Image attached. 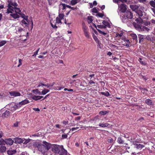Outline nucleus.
Wrapping results in <instances>:
<instances>
[{"instance_id": "nucleus-63", "label": "nucleus", "mask_w": 155, "mask_h": 155, "mask_svg": "<svg viewBox=\"0 0 155 155\" xmlns=\"http://www.w3.org/2000/svg\"><path fill=\"white\" fill-rule=\"evenodd\" d=\"M62 122L63 124L65 125L68 124V121L67 120H63Z\"/></svg>"}, {"instance_id": "nucleus-13", "label": "nucleus", "mask_w": 155, "mask_h": 155, "mask_svg": "<svg viewBox=\"0 0 155 155\" xmlns=\"http://www.w3.org/2000/svg\"><path fill=\"white\" fill-rule=\"evenodd\" d=\"M130 8L133 11H135L138 10L139 7L136 5H130Z\"/></svg>"}, {"instance_id": "nucleus-6", "label": "nucleus", "mask_w": 155, "mask_h": 155, "mask_svg": "<svg viewBox=\"0 0 155 155\" xmlns=\"http://www.w3.org/2000/svg\"><path fill=\"white\" fill-rule=\"evenodd\" d=\"M58 154L59 155H67V152L64 149L63 146H61Z\"/></svg>"}, {"instance_id": "nucleus-47", "label": "nucleus", "mask_w": 155, "mask_h": 155, "mask_svg": "<svg viewBox=\"0 0 155 155\" xmlns=\"http://www.w3.org/2000/svg\"><path fill=\"white\" fill-rule=\"evenodd\" d=\"M6 43V41H0V47L3 46Z\"/></svg>"}, {"instance_id": "nucleus-24", "label": "nucleus", "mask_w": 155, "mask_h": 155, "mask_svg": "<svg viewBox=\"0 0 155 155\" xmlns=\"http://www.w3.org/2000/svg\"><path fill=\"white\" fill-rule=\"evenodd\" d=\"M79 0H72L70 4L71 5H74L79 2Z\"/></svg>"}, {"instance_id": "nucleus-33", "label": "nucleus", "mask_w": 155, "mask_h": 155, "mask_svg": "<svg viewBox=\"0 0 155 155\" xmlns=\"http://www.w3.org/2000/svg\"><path fill=\"white\" fill-rule=\"evenodd\" d=\"M32 92L33 93H34L36 94H38L39 95L41 94V93L40 91H39L38 89H36L35 90H33L32 91Z\"/></svg>"}, {"instance_id": "nucleus-10", "label": "nucleus", "mask_w": 155, "mask_h": 155, "mask_svg": "<svg viewBox=\"0 0 155 155\" xmlns=\"http://www.w3.org/2000/svg\"><path fill=\"white\" fill-rule=\"evenodd\" d=\"M9 94L10 95L12 96L17 97L21 95V94L18 92L16 91H11L9 92Z\"/></svg>"}, {"instance_id": "nucleus-1", "label": "nucleus", "mask_w": 155, "mask_h": 155, "mask_svg": "<svg viewBox=\"0 0 155 155\" xmlns=\"http://www.w3.org/2000/svg\"><path fill=\"white\" fill-rule=\"evenodd\" d=\"M43 144H39L37 147L38 150L43 154L47 155L48 150L51 148V144L46 141H43Z\"/></svg>"}, {"instance_id": "nucleus-34", "label": "nucleus", "mask_w": 155, "mask_h": 155, "mask_svg": "<svg viewBox=\"0 0 155 155\" xmlns=\"http://www.w3.org/2000/svg\"><path fill=\"white\" fill-rule=\"evenodd\" d=\"M141 30V31H148L150 30V29L148 28L147 27L142 25Z\"/></svg>"}, {"instance_id": "nucleus-19", "label": "nucleus", "mask_w": 155, "mask_h": 155, "mask_svg": "<svg viewBox=\"0 0 155 155\" xmlns=\"http://www.w3.org/2000/svg\"><path fill=\"white\" fill-rule=\"evenodd\" d=\"M82 29L84 33L88 31V28L86 26L84 23L82 24Z\"/></svg>"}, {"instance_id": "nucleus-57", "label": "nucleus", "mask_w": 155, "mask_h": 155, "mask_svg": "<svg viewBox=\"0 0 155 155\" xmlns=\"http://www.w3.org/2000/svg\"><path fill=\"white\" fill-rule=\"evenodd\" d=\"M22 60L21 59H19L18 61H19V64L18 65V67H19L22 64Z\"/></svg>"}, {"instance_id": "nucleus-22", "label": "nucleus", "mask_w": 155, "mask_h": 155, "mask_svg": "<svg viewBox=\"0 0 155 155\" xmlns=\"http://www.w3.org/2000/svg\"><path fill=\"white\" fill-rule=\"evenodd\" d=\"M14 105H15L14 103L10 105L9 107V110L11 111H14L16 110L15 107V106H14Z\"/></svg>"}, {"instance_id": "nucleus-62", "label": "nucleus", "mask_w": 155, "mask_h": 155, "mask_svg": "<svg viewBox=\"0 0 155 155\" xmlns=\"http://www.w3.org/2000/svg\"><path fill=\"white\" fill-rule=\"evenodd\" d=\"M46 86V84H43L41 83H40L39 85L37 86V87H38L41 86Z\"/></svg>"}, {"instance_id": "nucleus-23", "label": "nucleus", "mask_w": 155, "mask_h": 155, "mask_svg": "<svg viewBox=\"0 0 155 155\" xmlns=\"http://www.w3.org/2000/svg\"><path fill=\"white\" fill-rule=\"evenodd\" d=\"M6 147L3 145H1L0 146V152L3 153L6 150Z\"/></svg>"}, {"instance_id": "nucleus-36", "label": "nucleus", "mask_w": 155, "mask_h": 155, "mask_svg": "<svg viewBox=\"0 0 155 155\" xmlns=\"http://www.w3.org/2000/svg\"><path fill=\"white\" fill-rule=\"evenodd\" d=\"M25 19L22 20L21 21V23L25 25L26 26H28V24H29V22H28H28L27 21V22H26L25 21Z\"/></svg>"}, {"instance_id": "nucleus-42", "label": "nucleus", "mask_w": 155, "mask_h": 155, "mask_svg": "<svg viewBox=\"0 0 155 155\" xmlns=\"http://www.w3.org/2000/svg\"><path fill=\"white\" fill-rule=\"evenodd\" d=\"M60 6H61V5H62V9L63 10H64L65 9L66 7H67V5L66 4L64 3H61L60 4Z\"/></svg>"}, {"instance_id": "nucleus-46", "label": "nucleus", "mask_w": 155, "mask_h": 155, "mask_svg": "<svg viewBox=\"0 0 155 155\" xmlns=\"http://www.w3.org/2000/svg\"><path fill=\"white\" fill-rule=\"evenodd\" d=\"M61 19L59 18L58 17H57L56 19V22L58 24L61 23Z\"/></svg>"}, {"instance_id": "nucleus-3", "label": "nucleus", "mask_w": 155, "mask_h": 155, "mask_svg": "<svg viewBox=\"0 0 155 155\" xmlns=\"http://www.w3.org/2000/svg\"><path fill=\"white\" fill-rule=\"evenodd\" d=\"M135 21L137 23H133L134 27L138 31H141L142 25H141L143 23V20L141 18H138L136 19Z\"/></svg>"}, {"instance_id": "nucleus-43", "label": "nucleus", "mask_w": 155, "mask_h": 155, "mask_svg": "<svg viewBox=\"0 0 155 155\" xmlns=\"http://www.w3.org/2000/svg\"><path fill=\"white\" fill-rule=\"evenodd\" d=\"M123 34V32H121L120 34L117 33L116 34V37H121Z\"/></svg>"}, {"instance_id": "nucleus-30", "label": "nucleus", "mask_w": 155, "mask_h": 155, "mask_svg": "<svg viewBox=\"0 0 155 155\" xmlns=\"http://www.w3.org/2000/svg\"><path fill=\"white\" fill-rule=\"evenodd\" d=\"M49 91V90L47 89H44L41 92V94L44 95L46 94Z\"/></svg>"}, {"instance_id": "nucleus-26", "label": "nucleus", "mask_w": 155, "mask_h": 155, "mask_svg": "<svg viewBox=\"0 0 155 155\" xmlns=\"http://www.w3.org/2000/svg\"><path fill=\"white\" fill-rule=\"evenodd\" d=\"M29 103V102L28 100L25 99L20 102V104L22 105L27 104Z\"/></svg>"}, {"instance_id": "nucleus-29", "label": "nucleus", "mask_w": 155, "mask_h": 155, "mask_svg": "<svg viewBox=\"0 0 155 155\" xmlns=\"http://www.w3.org/2000/svg\"><path fill=\"white\" fill-rule=\"evenodd\" d=\"M16 153V150H9L7 151V153L8 155H12Z\"/></svg>"}, {"instance_id": "nucleus-14", "label": "nucleus", "mask_w": 155, "mask_h": 155, "mask_svg": "<svg viewBox=\"0 0 155 155\" xmlns=\"http://www.w3.org/2000/svg\"><path fill=\"white\" fill-rule=\"evenodd\" d=\"M145 102L148 105H153V103L152 102V101L149 99H147L145 101Z\"/></svg>"}, {"instance_id": "nucleus-51", "label": "nucleus", "mask_w": 155, "mask_h": 155, "mask_svg": "<svg viewBox=\"0 0 155 155\" xmlns=\"http://www.w3.org/2000/svg\"><path fill=\"white\" fill-rule=\"evenodd\" d=\"M64 17V15L63 14H59L58 15V17L61 20L63 19Z\"/></svg>"}, {"instance_id": "nucleus-18", "label": "nucleus", "mask_w": 155, "mask_h": 155, "mask_svg": "<svg viewBox=\"0 0 155 155\" xmlns=\"http://www.w3.org/2000/svg\"><path fill=\"white\" fill-rule=\"evenodd\" d=\"M110 124L108 123H100L99 124V126L102 127H109Z\"/></svg>"}, {"instance_id": "nucleus-61", "label": "nucleus", "mask_w": 155, "mask_h": 155, "mask_svg": "<svg viewBox=\"0 0 155 155\" xmlns=\"http://www.w3.org/2000/svg\"><path fill=\"white\" fill-rule=\"evenodd\" d=\"M114 140L112 138L109 139L107 140V142L109 143H111L113 142Z\"/></svg>"}, {"instance_id": "nucleus-32", "label": "nucleus", "mask_w": 155, "mask_h": 155, "mask_svg": "<svg viewBox=\"0 0 155 155\" xmlns=\"http://www.w3.org/2000/svg\"><path fill=\"white\" fill-rule=\"evenodd\" d=\"M14 10L15 11V12L16 13H18L19 14H21L20 12H21V11L19 8L17 7H14Z\"/></svg>"}, {"instance_id": "nucleus-4", "label": "nucleus", "mask_w": 155, "mask_h": 155, "mask_svg": "<svg viewBox=\"0 0 155 155\" xmlns=\"http://www.w3.org/2000/svg\"><path fill=\"white\" fill-rule=\"evenodd\" d=\"M61 147V146L51 144V148H52V150L55 153L58 154Z\"/></svg>"}, {"instance_id": "nucleus-37", "label": "nucleus", "mask_w": 155, "mask_h": 155, "mask_svg": "<svg viewBox=\"0 0 155 155\" xmlns=\"http://www.w3.org/2000/svg\"><path fill=\"white\" fill-rule=\"evenodd\" d=\"M14 105H14V106H15V107L16 108V109L19 108L20 107H21L22 106V105H21V104H20V102H19L17 104H15V103H14Z\"/></svg>"}, {"instance_id": "nucleus-21", "label": "nucleus", "mask_w": 155, "mask_h": 155, "mask_svg": "<svg viewBox=\"0 0 155 155\" xmlns=\"http://www.w3.org/2000/svg\"><path fill=\"white\" fill-rule=\"evenodd\" d=\"M145 36L141 35H138V37L139 40V42L140 43L141 42H143V40L144 37Z\"/></svg>"}, {"instance_id": "nucleus-20", "label": "nucleus", "mask_w": 155, "mask_h": 155, "mask_svg": "<svg viewBox=\"0 0 155 155\" xmlns=\"http://www.w3.org/2000/svg\"><path fill=\"white\" fill-rule=\"evenodd\" d=\"M130 42L129 40L128 39H127V40H126L125 41V43L123 44L122 45L127 47H130Z\"/></svg>"}, {"instance_id": "nucleus-9", "label": "nucleus", "mask_w": 155, "mask_h": 155, "mask_svg": "<svg viewBox=\"0 0 155 155\" xmlns=\"http://www.w3.org/2000/svg\"><path fill=\"white\" fill-rule=\"evenodd\" d=\"M133 144L134 145V148H136L138 149L141 150L144 147V145L140 144L135 143H133Z\"/></svg>"}, {"instance_id": "nucleus-60", "label": "nucleus", "mask_w": 155, "mask_h": 155, "mask_svg": "<svg viewBox=\"0 0 155 155\" xmlns=\"http://www.w3.org/2000/svg\"><path fill=\"white\" fill-rule=\"evenodd\" d=\"M40 49V48H38L35 52L33 55V56H36Z\"/></svg>"}, {"instance_id": "nucleus-25", "label": "nucleus", "mask_w": 155, "mask_h": 155, "mask_svg": "<svg viewBox=\"0 0 155 155\" xmlns=\"http://www.w3.org/2000/svg\"><path fill=\"white\" fill-rule=\"evenodd\" d=\"M10 16L12 17L14 19L19 18L20 16L17 13L12 14L10 15Z\"/></svg>"}, {"instance_id": "nucleus-64", "label": "nucleus", "mask_w": 155, "mask_h": 155, "mask_svg": "<svg viewBox=\"0 0 155 155\" xmlns=\"http://www.w3.org/2000/svg\"><path fill=\"white\" fill-rule=\"evenodd\" d=\"M93 79L90 80L89 82V83L90 84H95V82L93 81Z\"/></svg>"}, {"instance_id": "nucleus-12", "label": "nucleus", "mask_w": 155, "mask_h": 155, "mask_svg": "<svg viewBox=\"0 0 155 155\" xmlns=\"http://www.w3.org/2000/svg\"><path fill=\"white\" fill-rule=\"evenodd\" d=\"M13 142H14V139L12 140L11 138H9L6 140L5 142L7 144L10 145H12Z\"/></svg>"}, {"instance_id": "nucleus-31", "label": "nucleus", "mask_w": 155, "mask_h": 155, "mask_svg": "<svg viewBox=\"0 0 155 155\" xmlns=\"http://www.w3.org/2000/svg\"><path fill=\"white\" fill-rule=\"evenodd\" d=\"M20 15H21V17L24 19H23L26 20L28 22V16L25 15L24 13L21 14Z\"/></svg>"}, {"instance_id": "nucleus-27", "label": "nucleus", "mask_w": 155, "mask_h": 155, "mask_svg": "<svg viewBox=\"0 0 155 155\" xmlns=\"http://www.w3.org/2000/svg\"><path fill=\"white\" fill-rule=\"evenodd\" d=\"M130 36L134 40H135V41L136 42L137 41V35L135 34H131L130 35Z\"/></svg>"}, {"instance_id": "nucleus-48", "label": "nucleus", "mask_w": 155, "mask_h": 155, "mask_svg": "<svg viewBox=\"0 0 155 155\" xmlns=\"http://www.w3.org/2000/svg\"><path fill=\"white\" fill-rule=\"evenodd\" d=\"M24 141L23 143L24 144H26L30 141V139H28V140H25V139H24Z\"/></svg>"}, {"instance_id": "nucleus-52", "label": "nucleus", "mask_w": 155, "mask_h": 155, "mask_svg": "<svg viewBox=\"0 0 155 155\" xmlns=\"http://www.w3.org/2000/svg\"><path fill=\"white\" fill-rule=\"evenodd\" d=\"M5 143H6L5 142V141L3 139H0V145L4 144Z\"/></svg>"}, {"instance_id": "nucleus-58", "label": "nucleus", "mask_w": 155, "mask_h": 155, "mask_svg": "<svg viewBox=\"0 0 155 155\" xmlns=\"http://www.w3.org/2000/svg\"><path fill=\"white\" fill-rule=\"evenodd\" d=\"M11 5L15 7H16L18 5V4L16 3H12L11 2Z\"/></svg>"}, {"instance_id": "nucleus-5", "label": "nucleus", "mask_w": 155, "mask_h": 155, "mask_svg": "<svg viewBox=\"0 0 155 155\" xmlns=\"http://www.w3.org/2000/svg\"><path fill=\"white\" fill-rule=\"evenodd\" d=\"M119 8L121 12L123 13L127 11V5L124 4H122L119 6Z\"/></svg>"}, {"instance_id": "nucleus-49", "label": "nucleus", "mask_w": 155, "mask_h": 155, "mask_svg": "<svg viewBox=\"0 0 155 155\" xmlns=\"http://www.w3.org/2000/svg\"><path fill=\"white\" fill-rule=\"evenodd\" d=\"M91 10H92V12L93 13H97L98 12L97 10V9L95 7H94V8H93L91 9Z\"/></svg>"}, {"instance_id": "nucleus-2", "label": "nucleus", "mask_w": 155, "mask_h": 155, "mask_svg": "<svg viewBox=\"0 0 155 155\" xmlns=\"http://www.w3.org/2000/svg\"><path fill=\"white\" fill-rule=\"evenodd\" d=\"M133 13L129 10H127L120 16V19L124 23H127L129 21L130 19L133 18Z\"/></svg>"}, {"instance_id": "nucleus-40", "label": "nucleus", "mask_w": 155, "mask_h": 155, "mask_svg": "<svg viewBox=\"0 0 155 155\" xmlns=\"http://www.w3.org/2000/svg\"><path fill=\"white\" fill-rule=\"evenodd\" d=\"M39 96H33L32 97V99L35 100V101H37L38 100H40V98L39 97Z\"/></svg>"}, {"instance_id": "nucleus-8", "label": "nucleus", "mask_w": 155, "mask_h": 155, "mask_svg": "<svg viewBox=\"0 0 155 155\" xmlns=\"http://www.w3.org/2000/svg\"><path fill=\"white\" fill-rule=\"evenodd\" d=\"M8 13H12V12H14V7H12L11 6V2H8Z\"/></svg>"}, {"instance_id": "nucleus-59", "label": "nucleus", "mask_w": 155, "mask_h": 155, "mask_svg": "<svg viewBox=\"0 0 155 155\" xmlns=\"http://www.w3.org/2000/svg\"><path fill=\"white\" fill-rule=\"evenodd\" d=\"M106 111H101L99 113L101 114L105 115L106 114Z\"/></svg>"}, {"instance_id": "nucleus-41", "label": "nucleus", "mask_w": 155, "mask_h": 155, "mask_svg": "<svg viewBox=\"0 0 155 155\" xmlns=\"http://www.w3.org/2000/svg\"><path fill=\"white\" fill-rule=\"evenodd\" d=\"M130 142L133 143H141V142H140L137 141L136 140H135L133 138H131L130 139Z\"/></svg>"}, {"instance_id": "nucleus-38", "label": "nucleus", "mask_w": 155, "mask_h": 155, "mask_svg": "<svg viewBox=\"0 0 155 155\" xmlns=\"http://www.w3.org/2000/svg\"><path fill=\"white\" fill-rule=\"evenodd\" d=\"M150 5L154 8H155V2L153 0L151 1L150 2Z\"/></svg>"}, {"instance_id": "nucleus-50", "label": "nucleus", "mask_w": 155, "mask_h": 155, "mask_svg": "<svg viewBox=\"0 0 155 155\" xmlns=\"http://www.w3.org/2000/svg\"><path fill=\"white\" fill-rule=\"evenodd\" d=\"M93 16H88L87 17V19L89 21H90L89 23H91L93 21Z\"/></svg>"}, {"instance_id": "nucleus-17", "label": "nucleus", "mask_w": 155, "mask_h": 155, "mask_svg": "<svg viewBox=\"0 0 155 155\" xmlns=\"http://www.w3.org/2000/svg\"><path fill=\"white\" fill-rule=\"evenodd\" d=\"M102 23L106 27V28L107 27H108V28H110V23L107 21L103 20L102 21Z\"/></svg>"}, {"instance_id": "nucleus-35", "label": "nucleus", "mask_w": 155, "mask_h": 155, "mask_svg": "<svg viewBox=\"0 0 155 155\" xmlns=\"http://www.w3.org/2000/svg\"><path fill=\"white\" fill-rule=\"evenodd\" d=\"M101 94L102 95L105 96L106 97H108L110 95L109 92L107 91L106 92H101Z\"/></svg>"}, {"instance_id": "nucleus-53", "label": "nucleus", "mask_w": 155, "mask_h": 155, "mask_svg": "<svg viewBox=\"0 0 155 155\" xmlns=\"http://www.w3.org/2000/svg\"><path fill=\"white\" fill-rule=\"evenodd\" d=\"M67 7L71 9L72 10H74L75 9H77V7L75 8H74L73 7H72L71 6H70L69 5H67Z\"/></svg>"}, {"instance_id": "nucleus-45", "label": "nucleus", "mask_w": 155, "mask_h": 155, "mask_svg": "<svg viewBox=\"0 0 155 155\" xmlns=\"http://www.w3.org/2000/svg\"><path fill=\"white\" fill-rule=\"evenodd\" d=\"M97 27L99 28H101V29H103V28H106V27H105V26L102 25H97Z\"/></svg>"}, {"instance_id": "nucleus-7", "label": "nucleus", "mask_w": 155, "mask_h": 155, "mask_svg": "<svg viewBox=\"0 0 155 155\" xmlns=\"http://www.w3.org/2000/svg\"><path fill=\"white\" fill-rule=\"evenodd\" d=\"M14 141L15 143L21 144L23 143L24 140L20 138L17 137L14 138Z\"/></svg>"}, {"instance_id": "nucleus-11", "label": "nucleus", "mask_w": 155, "mask_h": 155, "mask_svg": "<svg viewBox=\"0 0 155 155\" xmlns=\"http://www.w3.org/2000/svg\"><path fill=\"white\" fill-rule=\"evenodd\" d=\"M135 12L139 16V18H143V12L141 10H137L135 11Z\"/></svg>"}, {"instance_id": "nucleus-28", "label": "nucleus", "mask_w": 155, "mask_h": 155, "mask_svg": "<svg viewBox=\"0 0 155 155\" xmlns=\"http://www.w3.org/2000/svg\"><path fill=\"white\" fill-rule=\"evenodd\" d=\"M124 141L121 137H118L117 139V142L120 144L124 143Z\"/></svg>"}, {"instance_id": "nucleus-55", "label": "nucleus", "mask_w": 155, "mask_h": 155, "mask_svg": "<svg viewBox=\"0 0 155 155\" xmlns=\"http://www.w3.org/2000/svg\"><path fill=\"white\" fill-rule=\"evenodd\" d=\"M93 37L94 39L95 40V41H98V39L97 38V37L94 34H93Z\"/></svg>"}, {"instance_id": "nucleus-44", "label": "nucleus", "mask_w": 155, "mask_h": 155, "mask_svg": "<svg viewBox=\"0 0 155 155\" xmlns=\"http://www.w3.org/2000/svg\"><path fill=\"white\" fill-rule=\"evenodd\" d=\"M96 15L97 16H99L101 18H103L104 15V14L99 12H98L97 14Z\"/></svg>"}, {"instance_id": "nucleus-15", "label": "nucleus", "mask_w": 155, "mask_h": 155, "mask_svg": "<svg viewBox=\"0 0 155 155\" xmlns=\"http://www.w3.org/2000/svg\"><path fill=\"white\" fill-rule=\"evenodd\" d=\"M10 113V112L9 111L7 110L2 114V117L3 118L7 117L9 115Z\"/></svg>"}, {"instance_id": "nucleus-39", "label": "nucleus", "mask_w": 155, "mask_h": 155, "mask_svg": "<svg viewBox=\"0 0 155 155\" xmlns=\"http://www.w3.org/2000/svg\"><path fill=\"white\" fill-rule=\"evenodd\" d=\"M142 59L141 58H139V60H138L140 63L142 65H145L147 64V63L145 62L142 61Z\"/></svg>"}, {"instance_id": "nucleus-56", "label": "nucleus", "mask_w": 155, "mask_h": 155, "mask_svg": "<svg viewBox=\"0 0 155 155\" xmlns=\"http://www.w3.org/2000/svg\"><path fill=\"white\" fill-rule=\"evenodd\" d=\"M140 90H141L142 92H147L148 91V90L146 88H140Z\"/></svg>"}, {"instance_id": "nucleus-54", "label": "nucleus", "mask_w": 155, "mask_h": 155, "mask_svg": "<svg viewBox=\"0 0 155 155\" xmlns=\"http://www.w3.org/2000/svg\"><path fill=\"white\" fill-rule=\"evenodd\" d=\"M84 34L86 38H89L90 36H89V34L88 31H87V32L84 33Z\"/></svg>"}, {"instance_id": "nucleus-16", "label": "nucleus", "mask_w": 155, "mask_h": 155, "mask_svg": "<svg viewBox=\"0 0 155 155\" xmlns=\"http://www.w3.org/2000/svg\"><path fill=\"white\" fill-rule=\"evenodd\" d=\"M93 25L96 28V29L98 31L99 33L101 34L104 36H105V35L107 34L106 33H105L104 32L101 31L100 30L97 29V26L95 24H93Z\"/></svg>"}]
</instances>
